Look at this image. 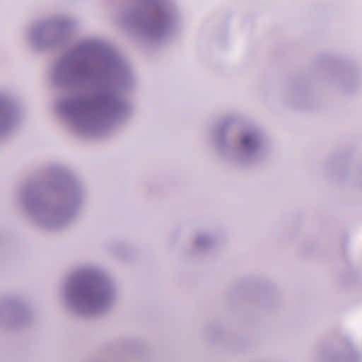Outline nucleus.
I'll return each mask as SVG.
<instances>
[{"mask_svg": "<svg viewBox=\"0 0 362 362\" xmlns=\"http://www.w3.org/2000/svg\"><path fill=\"white\" fill-rule=\"evenodd\" d=\"M251 141V139H250V136H245L243 139V143L244 144H247L250 142Z\"/></svg>", "mask_w": 362, "mask_h": 362, "instance_id": "f257e3e1", "label": "nucleus"}]
</instances>
